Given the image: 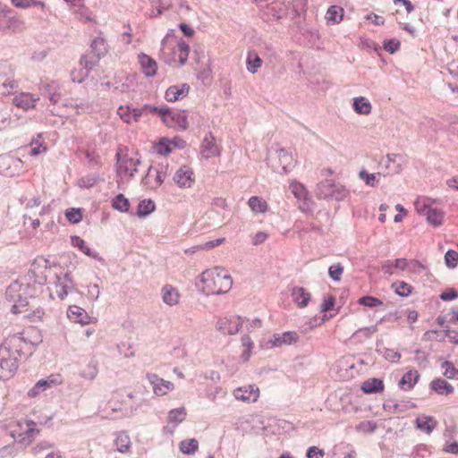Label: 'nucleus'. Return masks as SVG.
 <instances>
[{
	"label": "nucleus",
	"mask_w": 458,
	"mask_h": 458,
	"mask_svg": "<svg viewBox=\"0 0 458 458\" xmlns=\"http://www.w3.org/2000/svg\"><path fill=\"white\" fill-rule=\"evenodd\" d=\"M291 189H292V192L298 199L306 198L307 191L301 183H299V182L292 183Z\"/></svg>",
	"instance_id": "bf43d9fd"
},
{
	"label": "nucleus",
	"mask_w": 458,
	"mask_h": 458,
	"mask_svg": "<svg viewBox=\"0 0 458 458\" xmlns=\"http://www.w3.org/2000/svg\"><path fill=\"white\" fill-rule=\"evenodd\" d=\"M291 295L293 302L300 308L306 307L310 301V293L303 287H293L291 291Z\"/></svg>",
	"instance_id": "393cba45"
},
{
	"label": "nucleus",
	"mask_w": 458,
	"mask_h": 458,
	"mask_svg": "<svg viewBox=\"0 0 458 458\" xmlns=\"http://www.w3.org/2000/svg\"><path fill=\"white\" fill-rule=\"evenodd\" d=\"M116 171L119 175L129 174L133 176L137 172V166L140 164V159L124 157L121 158L120 153H116Z\"/></svg>",
	"instance_id": "9d476101"
},
{
	"label": "nucleus",
	"mask_w": 458,
	"mask_h": 458,
	"mask_svg": "<svg viewBox=\"0 0 458 458\" xmlns=\"http://www.w3.org/2000/svg\"><path fill=\"white\" fill-rule=\"evenodd\" d=\"M189 52V45L185 41H180L177 45V48L174 50V55H177L180 64L183 65L187 62Z\"/></svg>",
	"instance_id": "37998d69"
},
{
	"label": "nucleus",
	"mask_w": 458,
	"mask_h": 458,
	"mask_svg": "<svg viewBox=\"0 0 458 458\" xmlns=\"http://www.w3.org/2000/svg\"><path fill=\"white\" fill-rule=\"evenodd\" d=\"M58 85L55 81L46 83L41 88L44 95H46L52 104H57L61 99V94L58 92Z\"/></svg>",
	"instance_id": "a878e982"
},
{
	"label": "nucleus",
	"mask_w": 458,
	"mask_h": 458,
	"mask_svg": "<svg viewBox=\"0 0 458 458\" xmlns=\"http://www.w3.org/2000/svg\"><path fill=\"white\" fill-rule=\"evenodd\" d=\"M243 324V318L239 316L224 318L217 321L216 328L223 334L234 335L238 333Z\"/></svg>",
	"instance_id": "1a4fd4ad"
},
{
	"label": "nucleus",
	"mask_w": 458,
	"mask_h": 458,
	"mask_svg": "<svg viewBox=\"0 0 458 458\" xmlns=\"http://www.w3.org/2000/svg\"><path fill=\"white\" fill-rule=\"evenodd\" d=\"M79 64V69H74L71 72V78L73 82L81 83L97 65V59L92 58L91 54H84L81 57Z\"/></svg>",
	"instance_id": "423d86ee"
},
{
	"label": "nucleus",
	"mask_w": 458,
	"mask_h": 458,
	"mask_svg": "<svg viewBox=\"0 0 458 458\" xmlns=\"http://www.w3.org/2000/svg\"><path fill=\"white\" fill-rule=\"evenodd\" d=\"M1 87L3 94L10 95L13 89L18 88V82L15 80H7L1 85Z\"/></svg>",
	"instance_id": "338daca9"
},
{
	"label": "nucleus",
	"mask_w": 458,
	"mask_h": 458,
	"mask_svg": "<svg viewBox=\"0 0 458 458\" xmlns=\"http://www.w3.org/2000/svg\"><path fill=\"white\" fill-rule=\"evenodd\" d=\"M344 16V9L338 5H332L327 12L326 18L327 21L338 23L342 21Z\"/></svg>",
	"instance_id": "ea45409f"
},
{
	"label": "nucleus",
	"mask_w": 458,
	"mask_h": 458,
	"mask_svg": "<svg viewBox=\"0 0 458 458\" xmlns=\"http://www.w3.org/2000/svg\"><path fill=\"white\" fill-rule=\"evenodd\" d=\"M72 244L74 247H78L81 251H82L85 255L91 257L95 259H101L99 254L96 251H93L90 248L86 245V242L80 236L74 235L71 237Z\"/></svg>",
	"instance_id": "2f4dec72"
},
{
	"label": "nucleus",
	"mask_w": 458,
	"mask_h": 458,
	"mask_svg": "<svg viewBox=\"0 0 458 458\" xmlns=\"http://www.w3.org/2000/svg\"><path fill=\"white\" fill-rule=\"evenodd\" d=\"M343 271L344 267L340 263L332 265L328 269L330 277L335 281H340Z\"/></svg>",
	"instance_id": "e2e57ef3"
},
{
	"label": "nucleus",
	"mask_w": 458,
	"mask_h": 458,
	"mask_svg": "<svg viewBox=\"0 0 458 458\" xmlns=\"http://www.w3.org/2000/svg\"><path fill=\"white\" fill-rule=\"evenodd\" d=\"M186 410L184 407L173 409L168 413V420L172 423L179 424L186 418Z\"/></svg>",
	"instance_id": "a18cd8bd"
},
{
	"label": "nucleus",
	"mask_w": 458,
	"mask_h": 458,
	"mask_svg": "<svg viewBox=\"0 0 458 458\" xmlns=\"http://www.w3.org/2000/svg\"><path fill=\"white\" fill-rule=\"evenodd\" d=\"M171 141L167 139H162L157 144L154 146V151L157 154L165 156L169 153H171L172 148L170 147Z\"/></svg>",
	"instance_id": "3c124183"
},
{
	"label": "nucleus",
	"mask_w": 458,
	"mask_h": 458,
	"mask_svg": "<svg viewBox=\"0 0 458 458\" xmlns=\"http://www.w3.org/2000/svg\"><path fill=\"white\" fill-rule=\"evenodd\" d=\"M445 262L450 268H454L458 264V253L455 250H449L445 254Z\"/></svg>",
	"instance_id": "13d9d810"
},
{
	"label": "nucleus",
	"mask_w": 458,
	"mask_h": 458,
	"mask_svg": "<svg viewBox=\"0 0 458 458\" xmlns=\"http://www.w3.org/2000/svg\"><path fill=\"white\" fill-rule=\"evenodd\" d=\"M442 368L445 369L444 376L450 379H458V369L454 368L451 361H445L442 363Z\"/></svg>",
	"instance_id": "603ef678"
},
{
	"label": "nucleus",
	"mask_w": 458,
	"mask_h": 458,
	"mask_svg": "<svg viewBox=\"0 0 458 458\" xmlns=\"http://www.w3.org/2000/svg\"><path fill=\"white\" fill-rule=\"evenodd\" d=\"M335 183L331 179L320 182L316 188V196L320 199H331Z\"/></svg>",
	"instance_id": "5701e85b"
},
{
	"label": "nucleus",
	"mask_w": 458,
	"mask_h": 458,
	"mask_svg": "<svg viewBox=\"0 0 458 458\" xmlns=\"http://www.w3.org/2000/svg\"><path fill=\"white\" fill-rule=\"evenodd\" d=\"M156 208V205L151 199H143L138 205L137 214L139 216L143 217L151 214Z\"/></svg>",
	"instance_id": "c03bdc74"
},
{
	"label": "nucleus",
	"mask_w": 458,
	"mask_h": 458,
	"mask_svg": "<svg viewBox=\"0 0 458 458\" xmlns=\"http://www.w3.org/2000/svg\"><path fill=\"white\" fill-rule=\"evenodd\" d=\"M39 98L37 95L29 92H21L13 98V103L15 106L28 111L29 109L34 108Z\"/></svg>",
	"instance_id": "2eb2a0df"
},
{
	"label": "nucleus",
	"mask_w": 458,
	"mask_h": 458,
	"mask_svg": "<svg viewBox=\"0 0 458 458\" xmlns=\"http://www.w3.org/2000/svg\"><path fill=\"white\" fill-rule=\"evenodd\" d=\"M112 206L114 209L120 212H127L130 208L128 199L123 194H118L112 201Z\"/></svg>",
	"instance_id": "49530a36"
},
{
	"label": "nucleus",
	"mask_w": 458,
	"mask_h": 458,
	"mask_svg": "<svg viewBox=\"0 0 458 458\" xmlns=\"http://www.w3.org/2000/svg\"><path fill=\"white\" fill-rule=\"evenodd\" d=\"M349 195V191L342 184L335 183L331 199L336 201L344 200Z\"/></svg>",
	"instance_id": "8fccbe9b"
},
{
	"label": "nucleus",
	"mask_w": 458,
	"mask_h": 458,
	"mask_svg": "<svg viewBox=\"0 0 458 458\" xmlns=\"http://www.w3.org/2000/svg\"><path fill=\"white\" fill-rule=\"evenodd\" d=\"M47 386H49V381L40 379L34 385V386L31 389L29 390L28 396L36 397L41 391L46 390Z\"/></svg>",
	"instance_id": "864d4df0"
},
{
	"label": "nucleus",
	"mask_w": 458,
	"mask_h": 458,
	"mask_svg": "<svg viewBox=\"0 0 458 458\" xmlns=\"http://www.w3.org/2000/svg\"><path fill=\"white\" fill-rule=\"evenodd\" d=\"M5 348H0V379L12 377L18 369V360Z\"/></svg>",
	"instance_id": "0eeeda50"
},
{
	"label": "nucleus",
	"mask_w": 458,
	"mask_h": 458,
	"mask_svg": "<svg viewBox=\"0 0 458 458\" xmlns=\"http://www.w3.org/2000/svg\"><path fill=\"white\" fill-rule=\"evenodd\" d=\"M107 53V44L104 38L97 37L92 40L90 45V51L86 54H91L92 58L97 59V64L99 60L104 57Z\"/></svg>",
	"instance_id": "aec40b11"
},
{
	"label": "nucleus",
	"mask_w": 458,
	"mask_h": 458,
	"mask_svg": "<svg viewBox=\"0 0 458 458\" xmlns=\"http://www.w3.org/2000/svg\"><path fill=\"white\" fill-rule=\"evenodd\" d=\"M37 292V288L28 283L16 281L11 284L5 291V296L9 301L13 302L12 311L17 314L30 310L29 299H34Z\"/></svg>",
	"instance_id": "f03ea898"
},
{
	"label": "nucleus",
	"mask_w": 458,
	"mask_h": 458,
	"mask_svg": "<svg viewBox=\"0 0 458 458\" xmlns=\"http://www.w3.org/2000/svg\"><path fill=\"white\" fill-rule=\"evenodd\" d=\"M174 181L180 188H190L194 181V173L188 165L181 166L174 175Z\"/></svg>",
	"instance_id": "ddd939ff"
},
{
	"label": "nucleus",
	"mask_w": 458,
	"mask_h": 458,
	"mask_svg": "<svg viewBox=\"0 0 458 458\" xmlns=\"http://www.w3.org/2000/svg\"><path fill=\"white\" fill-rule=\"evenodd\" d=\"M138 60L140 64L141 71L146 77H153L156 75L157 64L152 57L141 53L138 55Z\"/></svg>",
	"instance_id": "412c9836"
},
{
	"label": "nucleus",
	"mask_w": 458,
	"mask_h": 458,
	"mask_svg": "<svg viewBox=\"0 0 458 458\" xmlns=\"http://www.w3.org/2000/svg\"><path fill=\"white\" fill-rule=\"evenodd\" d=\"M21 162L19 158L9 156H0V174L4 176H13V172L11 170V165L20 164Z\"/></svg>",
	"instance_id": "7c9ffc66"
},
{
	"label": "nucleus",
	"mask_w": 458,
	"mask_h": 458,
	"mask_svg": "<svg viewBox=\"0 0 458 458\" xmlns=\"http://www.w3.org/2000/svg\"><path fill=\"white\" fill-rule=\"evenodd\" d=\"M165 177L166 173L164 165H150L147 174L142 178V183L150 190H156L164 182Z\"/></svg>",
	"instance_id": "6e6552de"
},
{
	"label": "nucleus",
	"mask_w": 458,
	"mask_h": 458,
	"mask_svg": "<svg viewBox=\"0 0 458 458\" xmlns=\"http://www.w3.org/2000/svg\"><path fill=\"white\" fill-rule=\"evenodd\" d=\"M242 344L243 347H245V351L242 353V359L244 360H248L250 358V353L253 346V342L251 341L250 337L249 335H243L242 337Z\"/></svg>",
	"instance_id": "052dcab7"
},
{
	"label": "nucleus",
	"mask_w": 458,
	"mask_h": 458,
	"mask_svg": "<svg viewBox=\"0 0 458 458\" xmlns=\"http://www.w3.org/2000/svg\"><path fill=\"white\" fill-rule=\"evenodd\" d=\"M263 64L262 59L255 51H250L247 55L246 64L249 72L254 74L261 67Z\"/></svg>",
	"instance_id": "72a5a7b5"
},
{
	"label": "nucleus",
	"mask_w": 458,
	"mask_h": 458,
	"mask_svg": "<svg viewBox=\"0 0 458 458\" xmlns=\"http://www.w3.org/2000/svg\"><path fill=\"white\" fill-rule=\"evenodd\" d=\"M201 153L203 157L206 159H208L211 157L218 156L220 154L219 148L216 144V140L211 133L204 138L201 144Z\"/></svg>",
	"instance_id": "4be33fe9"
},
{
	"label": "nucleus",
	"mask_w": 458,
	"mask_h": 458,
	"mask_svg": "<svg viewBox=\"0 0 458 458\" xmlns=\"http://www.w3.org/2000/svg\"><path fill=\"white\" fill-rule=\"evenodd\" d=\"M426 218L429 224L434 226L442 225L444 219V212L437 208L432 207L430 210L426 213Z\"/></svg>",
	"instance_id": "58836bf2"
},
{
	"label": "nucleus",
	"mask_w": 458,
	"mask_h": 458,
	"mask_svg": "<svg viewBox=\"0 0 458 458\" xmlns=\"http://www.w3.org/2000/svg\"><path fill=\"white\" fill-rule=\"evenodd\" d=\"M415 423L416 428L426 434H430L437 425V420L430 416L417 418Z\"/></svg>",
	"instance_id": "cd10ccee"
},
{
	"label": "nucleus",
	"mask_w": 458,
	"mask_h": 458,
	"mask_svg": "<svg viewBox=\"0 0 458 458\" xmlns=\"http://www.w3.org/2000/svg\"><path fill=\"white\" fill-rule=\"evenodd\" d=\"M358 302L360 305H363L369 308H374L383 304L382 301L379 300L378 298L369 295L360 298Z\"/></svg>",
	"instance_id": "4d7b16f0"
},
{
	"label": "nucleus",
	"mask_w": 458,
	"mask_h": 458,
	"mask_svg": "<svg viewBox=\"0 0 458 458\" xmlns=\"http://www.w3.org/2000/svg\"><path fill=\"white\" fill-rule=\"evenodd\" d=\"M65 216L66 218L72 224H78L82 218L80 209L73 208L67 209Z\"/></svg>",
	"instance_id": "680f3d73"
},
{
	"label": "nucleus",
	"mask_w": 458,
	"mask_h": 458,
	"mask_svg": "<svg viewBox=\"0 0 458 458\" xmlns=\"http://www.w3.org/2000/svg\"><path fill=\"white\" fill-rule=\"evenodd\" d=\"M433 201L428 198H420L415 202L417 212L422 216H426L428 210L432 208Z\"/></svg>",
	"instance_id": "de8ad7c7"
},
{
	"label": "nucleus",
	"mask_w": 458,
	"mask_h": 458,
	"mask_svg": "<svg viewBox=\"0 0 458 458\" xmlns=\"http://www.w3.org/2000/svg\"><path fill=\"white\" fill-rule=\"evenodd\" d=\"M55 287V293L61 300H64L69 292H72L74 290V285L70 273L66 272L63 276L56 275Z\"/></svg>",
	"instance_id": "9b49d317"
},
{
	"label": "nucleus",
	"mask_w": 458,
	"mask_h": 458,
	"mask_svg": "<svg viewBox=\"0 0 458 458\" xmlns=\"http://www.w3.org/2000/svg\"><path fill=\"white\" fill-rule=\"evenodd\" d=\"M352 107L357 114L363 115L369 114L372 110L370 102L365 97L354 98Z\"/></svg>",
	"instance_id": "c85d7f7f"
},
{
	"label": "nucleus",
	"mask_w": 458,
	"mask_h": 458,
	"mask_svg": "<svg viewBox=\"0 0 458 458\" xmlns=\"http://www.w3.org/2000/svg\"><path fill=\"white\" fill-rule=\"evenodd\" d=\"M430 388L438 394L448 395L454 392V387L451 384L442 378H436L431 381Z\"/></svg>",
	"instance_id": "c756f323"
},
{
	"label": "nucleus",
	"mask_w": 458,
	"mask_h": 458,
	"mask_svg": "<svg viewBox=\"0 0 458 458\" xmlns=\"http://www.w3.org/2000/svg\"><path fill=\"white\" fill-rule=\"evenodd\" d=\"M233 396L245 403H254L259 396V389L255 385L241 386L233 391Z\"/></svg>",
	"instance_id": "4468645a"
},
{
	"label": "nucleus",
	"mask_w": 458,
	"mask_h": 458,
	"mask_svg": "<svg viewBox=\"0 0 458 458\" xmlns=\"http://www.w3.org/2000/svg\"><path fill=\"white\" fill-rule=\"evenodd\" d=\"M23 22L17 18L13 10L0 3V30L8 32H21Z\"/></svg>",
	"instance_id": "39448f33"
},
{
	"label": "nucleus",
	"mask_w": 458,
	"mask_h": 458,
	"mask_svg": "<svg viewBox=\"0 0 458 458\" xmlns=\"http://www.w3.org/2000/svg\"><path fill=\"white\" fill-rule=\"evenodd\" d=\"M118 114L121 119L127 123H131V120H133L130 106H126L125 108L123 106H120L118 109Z\"/></svg>",
	"instance_id": "774afa93"
},
{
	"label": "nucleus",
	"mask_w": 458,
	"mask_h": 458,
	"mask_svg": "<svg viewBox=\"0 0 458 458\" xmlns=\"http://www.w3.org/2000/svg\"><path fill=\"white\" fill-rule=\"evenodd\" d=\"M114 444L116 445V449L120 453H126L129 451L131 446V439L129 436L124 432H120L117 434Z\"/></svg>",
	"instance_id": "4c0bfd02"
},
{
	"label": "nucleus",
	"mask_w": 458,
	"mask_h": 458,
	"mask_svg": "<svg viewBox=\"0 0 458 458\" xmlns=\"http://www.w3.org/2000/svg\"><path fill=\"white\" fill-rule=\"evenodd\" d=\"M0 348H5L9 354L19 360L22 356L31 354L30 346L19 334L7 337Z\"/></svg>",
	"instance_id": "20e7f679"
},
{
	"label": "nucleus",
	"mask_w": 458,
	"mask_h": 458,
	"mask_svg": "<svg viewBox=\"0 0 458 458\" xmlns=\"http://www.w3.org/2000/svg\"><path fill=\"white\" fill-rule=\"evenodd\" d=\"M190 91V86L186 83L182 85L170 86L165 94V98L168 102H174L184 98Z\"/></svg>",
	"instance_id": "a211bd4d"
},
{
	"label": "nucleus",
	"mask_w": 458,
	"mask_h": 458,
	"mask_svg": "<svg viewBox=\"0 0 458 458\" xmlns=\"http://www.w3.org/2000/svg\"><path fill=\"white\" fill-rule=\"evenodd\" d=\"M299 340V335L295 331H287L282 334H275L270 343L273 347H279L282 345H290L297 343Z\"/></svg>",
	"instance_id": "f3484780"
},
{
	"label": "nucleus",
	"mask_w": 458,
	"mask_h": 458,
	"mask_svg": "<svg viewBox=\"0 0 458 458\" xmlns=\"http://www.w3.org/2000/svg\"><path fill=\"white\" fill-rule=\"evenodd\" d=\"M67 316L72 321L81 325H89L92 322V318L89 316L87 311L77 305H72L68 308Z\"/></svg>",
	"instance_id": "dca6fc26"
},
{
	"label": "nucleus",
	"mask_w": 458,
	"mask_h": 458,
	"mask_svg": "<svg viewBox=\"0 0 458 458\" xmlns=\"http://www.w3.org/2000/svg\"><path fill=\"white\" fill-rule=\"evenodd\" d=\"M179 449L183 454H194L199 449V441L196 438L183 439L179 444Z\"/></svg>",
	"instance_id": "c9c22d12"
},
{
	"label": "nucleus",
	"mask_w": 458,
	"mask_h": 458,
	"mask_svg": "<svg viewBox=\"0 0 458 458\" xmlns=\"http://www.w3.org/2000/svg\"><path fill=\"white\" fill-rule=\"evenodd\" d=\"M98 373V363L96 360L92 359L81 369L80 376L87 380H93Z\"/></svg>",
	"instance_id": "f704fd0d"
},
{
	"label": "nucleus",
	"mask_w": 458,
	"mask_h": 458,
	"mask_svg": "<svg viewBox=\"0 0 458 458\" xmlns=\"http://www.w3.org/2000/svg\"><path fill=\"white\" fill-rule=\"evenodd\" d=\"M55 447V445L47 440H43L36 444V445L32 448V453L34 454H38L43 451L52 449Z\"/></svg>",
	"instance_id": "0e129e2a"
},
{
	"label": "nucleus",
	"mask_w": 458,
	"mask_h": 458,
	"mask_svg": "<svg viewBox=\"0 0 458 458\" xmlns=\"http://www.w3.org/2000/svg\"><path fill=\"white\" fill-rule=\"evenodd\" d=\"M202 292L207 294H223L227 293L233 285V279L227 272L221 267L206 269L200 275Z\"/></svg>",
	"instance_id": "f257e3e1"
},
{
	"label": "nucleus",
	"mask_w": 458,
	"mask_h": 458,
	"mask_svg": "<svg viewBox=\"0 0 458 458\" xmlns=\"http://www.w3.org/2000/svg\"><path fill=\"white\" fill-rule=\"evenodd\" d=\"M420 374L417 370H409L403 376L398 385L402 389L411 390L418 382Z\"/></svg>",
	"instance_id": "bb28decb"
},
{
	"label": "nucleus",
	"mask_w": 458,
	"mask_h": 458,
	"mask_svg": "<svg viewBox=\"0 0 458 458\" xmlns=\"http://www.w3.org/2000/svg\"><path fill=\"white\" fill-rule=\"evenodd\" d=\"M384 389L383 381L373 377L364 381L361 385V390L366 394L378 393Z\"/></svg>",
	"instance_id": "473e14b6"
},
{
	"label": "nucleus",
	"mask_w": 458,
	"mask_h": 458,
	"mask_svg": "<svg viewBox=\"0 0 458 458\" xmlns=\"http://www.w3.org/2000/svg\"><path fill=\"white\" fill-rule=\"evenodd\" d=\"M169 121L172 123V126L176 125L182 130H186L189 125L187 115L184 112H172Z\"/></svg>",
	"instance_id": "a19ab883"
},
{
	"label": "nucleus",
	"mask_w": 458,
	"mask_h": 458,
	"mask_svg": "<svg viewBox=\"0 0 458 458\" xmlns=\"http://www.w3.org/2000/svg\"><path fill=\"white\" fill-rule=\"evenodd\" d=\"M162 300L168 306H174L179 302L180 294L176 288L171 284H165L161 290Z\"/></svg>",
	"instance_id": "b1692460"
},
{
	"label": "nucleus",
	"mask_w": 458,
	"mask_h": 458,
	"mask_svg": "<svg viewBox=\"0 0 458 458\" xmlns=\"http://www.w3.org/2000/svg\"><path fill=\"white\" fill-rule=\"evenodd\" d=\"M396 294L406 297L411 294L412 287L403 281L395 282L392 284Z\"/></svg>",
	"instance_id": "09e8293b"
},
{
	"label": "nucleus",
	"mask_w": 458,
	"mask_h": 458,
	"mask_svg": "<svg viewBox=\"0 0 458 458\" xmlns=\"http://www.w3.org/2000/svg\"><path fill=\"white\" fill-rule=\"evenodd\" d=\"M248 205L254 213H265L267 209V202L257 196L250 197Z\"/></svg>",
	"instance_id": "79ce46f5"
},
{
	"label": "nucleus",
	"mask_w": 458,
	"mask_h": 458,
	"mask_svg": "<svg viewBox=\"0 0 458 458\" xmlns=\"http://www.w3.org/2000/svg\"><path fill=\"white\" fill-rule=\"evenodd\" d=\"M380 174V173L369 174L366 170L362 169L359 173V177L364 181L367 185L375 187L377 185L376 176Z\"/></svg>",
	"instance_id": "6e6d98bb"
},
{
	"label": "nucleus",
	"mask_w": 458,
	"mask_h": 458,
	"mask_svg": "<svg viewBox=\"0 0 458 458\" xmlns=\"http://www.w3.org/2000/svg\"><path fill=\"white\" fill-rule=\"evenodd\" d=\"M72 7L74 9V13L79 15L80 19L91 21L90 12L84 6L82 0H80V3L76 2V6Z\"/></svg>",
	"instance_id": "5fc2aeb1"
},
{
	"label": "nucleus",
	"mask_w": 458,
	"mask_h": 458,
	"mask_svg": "<svg viewBox=\"0 0 458 458\" xmlns=\"http://www.w3.org/2000/svg\"><path fill=\"white\" fill-rule=\"evenodd\" d=\"M277 157L280 163L279 167H276V171L279 174H287L294 166V159L291 154H289L285 148H280L277 150Z\"/></svg>",
	"instance_id": "6ab92c4d"
},
{
	"label": "nucleus",
	"mask_w": 458,
	"mask_h": 458,
	"mask_svg": "<svg viewBox=\"0 0 458 458\" xmlns=\"http://www.w3.org/2000/svg\"><path fill=\"white\" fill-rule=\"evenodd\" d=\"M17 427L19 428L18 430H11L10 436L14 439L15 443L25 448L28 447L40 433L37 423L32 420L18 421Z\"/></svg>",
	"instance_id": "7ed1b4c3"
},
{
	"label": "nucleus",
	"mask_w": 458,
	"mask_h": 458,
	"mask_svg": "<svg viewBox=\"0 0 458 458\" xmlns=\"http://www.w3.org/2000/svg\"><path fill=\"white\" fill-rule=\"evenodd\" d=\"M387 163L386 168L388 169L387 174H399L402 171V164L397 161L401 159V156L398 154H388L386 156Z\"/></svg>",
	"instance_id": "e433bc0d"
},
{
	"label": "nucleus",
	"mask_w": 458,
	"mask_h": 458,
	"mask_svg": "<svg viewBox=\"0 0 458 458\" xmlns=\"http://www.w3.org/2000/svg\"><path fill=\"white\" fill-rule=\"evenodd\" d=\"M400 47V41L396 38L386 39L384 41V49L390 54H394Z\"/></svg>",
	"instance_id": "69168bd1"
},
{
	"label": "nucleus",
	"mask_w": 458,
	"mask_h": 458,
	"mask_svg": "<svg viewBox=\"0 0 458 458\" xmlns=\"http://www.w3.org/2000/svg\"><path fill=\"white\" fill-rule=\"evenodd\" d=\"M147 378L153 387V392L157 396H163L174 389V384L159 377L157 374H147Z\"/></svg>",
	"instance_id": "f8f14e48"
}]
</instances>
